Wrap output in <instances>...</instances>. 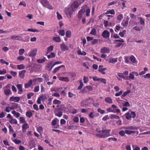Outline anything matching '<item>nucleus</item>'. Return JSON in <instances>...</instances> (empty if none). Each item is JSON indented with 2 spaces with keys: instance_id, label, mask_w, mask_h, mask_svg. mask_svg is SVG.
I'll use <instances>...</instances> for the list:
<instances>
[{
  "instance_id": "3",
  "label": "nucleus",
  "mask_w": 150,
  "mask_h": 150,
  "mask_svg": "<svg viewBox=\"0 0 150 150\" xmlns=\"http://www.w3.org/2000/svg\"><path fill=\"white\" fill-rule=\"evenodd\" d=\"M40 2L44 7L47 8L49 9H53V8L50 4L49 1L47 0H40Z\"/></svg>"
},
{
  "instance_id": "19",
  "label": "nucleus",
  "mask_w": 150,
  "mask_h": 150,
  "mask_svg": "<svg viewBox=\"0 0 150 150\" xmlns=\"http://www.w3.org/2000/svg\"><path fill=\"white\" fill-rule=\"evenodd\" d=\"M32 84V80H29L28 82L25 84L24 87L25 88H27L30 87Z\"/></svg>"
},
{
  "instance_id": "31",
  "label": "nucleus",
  "mask_w": 150,
  "mask_h": 150,
  "mask_svg": "<svg viewBox=\"0 0 150 150\" xmlns=\"http://www.w3.org/2000/svg\"><path fill=\"white\" fill-rule=\"evenodd\" d=\"M125 128L127 129H132V130H135V129H137L139 127H134L133 126H129L127 127H126Z\"/></svg>"
},
{
  "instance_id": "43",
  "label": "nucleus",
  "mask_w": 150,
  "mask_h": 150,
  "mask_svg": "<svg viewBox=\"0 0 150 150\" xmlns=\"http://www.w3.org/2000/svg\"><path fill=\"white\" fill-rule=\"evenodd\" d=\"M126 33V30H124L122 32H120V33L119 34V35L121 36V37L123 38L124 37L125 35V34Z\"/></svg>"
},
{
  "instance_id": "8",
  "label": "nucleus",
  "mask_w": 150,
  "mask_h": 150,
  "mask_svg": "<svg viewBox=\"0 0 150 150\" xmlns=\"http://www.w3.org/2000/svg\"><path fill=\"white\" fill-rule=\"evenodd\" d=\"M9 107L11 110L16 109L18 108H19L20 110H21V108L18 105V104L15 103H11V106Z\"/></svg>"
},
{
  "instance_id": "64",
  "label": "nucleus",
  "mask_w": 150,
  "mask_h": 150,
  "mask_svg": "<svg viewBox=\"0 0 150 150\" xmlns=\"http://www.w3.org/2000/svg\"><path fill=\"white\" fill-rule=\"evenodd\" d=\"M66 36L68 37L69 38L71 35V32L70 30H68L66 33Z\"/></svg>"
},
{
  "instance_id": "17",
  "label": "nucleus",
  "mask_w": 150,
  "mask_h": 150,
  "mask_svg": "<svg viewBox=\"0 0 150 150\" xmlns=\"http://www.w3.org/2000/svg\"><path fill=\"white\" fill-rule=\"evenodd\" d=\"M111 107L112 108V110L114 111V113L116 112L117 113H119L120 112V110L118 108V107L115 105L113 104L111 105Z\"/></svg>"
},
{
  "instance_id": "45",
  "label": "nucleus",
  "mask_w": 150,
  "mask_h": 150,
  "mask_svg": "<svg viewBox=\"0 0 150 150\" xmlns=\"http://www.w3.org/2000/svg\"><path fill=\"white\" fill-rule=\"evenodd\" d=\"M140 19V23L141 25H145V20L142 17L139 18Z\"/></svg>"
},
{
  "instance_id": "10",
  "label": "nucleus",
  "mask_w": 150,
  "mask_h": 150,
  "mask_svg": "<svg viewBox=\"0 0 150 150\" xmlns=\"http://www.w3.org/2000/svg\"><path fill=\"white\" fill-rule=\"evenodd\" d=\"M9 100L10 101L18 102L20 100V98L19 97L12 96L10 98Z\"/></svg>"
},
{
  "instance_id": "58",
  "label": "nucleus",
  "mask_w": 150,
  "mask_h": 150,
  "mask_svg": "<svg viewBox=\"0 0 150 150\" xmlns=\"http://www.w3.org/2000/svg\"><path fill=\"white\" fill-rule=\"evenodd\" d=\"M34 94L33 93H30L27 94V98L28 99H29L31 98L32 96H33Z\"/></svg>"
},
{
  "instance_id": "28",
  "label": "nucleus",
  "mask_w": 150,
  "mask_h": 150,
  "mask_svg": "<svg viewBox=\"0 0 150 150\" xmlns=\"http://www.w3.org/2000/svg\"><path fill=\"white\" fill-rule=\"evenodd\" d=\"M59 80L66 82H68L69 80V79L68 77H59Z\"/></svg>"
},
{
  "instance_id": "16",
  "label": "nucleus",
  "mask_w": 150,
  "mask_h": 150,
  "mask_svg": "<svg viewBox=\"0 0 150 150\" xmlns=\"http://www.w3.org/2000/svg\"><path fill=\"white\" fill-rule=\"evenodd\" d=\"M29 128V126L27 123H25L22 126V130L23 132H26V130Z\"/></svg>"
},
{
  "instance_id": "39",
  "label": "nucleus",
  "mask_w": 150,
  "mask_h": 150,
  "mask_svg": "<svg viewBox=\"0 0 150 150\" xmlns=\"http://www.w3.org/2000/svg\"><path fill=\"white\" fill-rule=\"evenodd\" d=\"M115 13V11L113 9H111L110 10L108 11L105 13V14H114Z\"/></svg>"
},
{
  "instance_id": "20",
  "label": "nucleus",
  "mask_w": 150,
  "mask_h": 150,
  "mask_svg": "<svg viewBox=\"0 0 150 150\" xmlns=\"http://www.w3.org/2000/svg\"><path fill=\"white\" fill-rule=\"evenodd\" d=\"M26 72V71L25 70H23L21 71L19 73V75L22 79H23L25 77V73Z\"/></svg>"
},
{
  "instance_id": "53",
  "label": "nucleus",
  "mask_w": 150,
  "mask_h": 150,
  "mask_svg": "<svg viewBox=\"0 0 150 150\" xmlns=\"http://www.w3.org/2000/svg\"><path fill=\"white\" fill-rule=\"evenodd\" d=\"M129 79L132 80H133L134 79V74L132 73V72L129 74Z\"/></svg>"
},
{
  "instance_id": "51",
  "label": "nucleus",
  "mask_w": 150,
  "mask_h": 150,
  "mask_svg": "<svg viewBox=\"0 0 150 150\" xmlns=\"http://www.w3.org/2000/svg\"><path fill=\"white\" fill-rule=\"evenodd\" d=\"M125 133L128 134H131L132 133H134V132L132 131L126 130H125Z\"/></svg>"
},
{
  "instance_id": "21",
  "label": "nucleus",
  "mask_w": 150,
  "mask_h": 150,
  "mask_svg": "<svg viewBox=\"0 0 150 150\" xmlns=\"http://www.w3.org/2000/svg\"><path fill=\"white\" fill-rule=\"evenodd\" d=\"M4 94L6 96H9L12 94V92L10 89H4Z\"/></svg>"
},
{
  "instance_id": "55",
  "label": "nucleus",
  "mask_w": 150,
  "mask_h": 150,
  "mask_svg": "<svg viewBox=\"0 0 150 150\" xmlns=\"http://www.w3.org/2000/svg\"><path fill=\"white\" fill-rule=\"evenodd\" d=\"M30 38V37L28 36H26L25 37V40H23L22 39V41L26 42H28L29 41Z\"/></svg>"
},
{
  "instance_id": "44",
  "label": "nucleus",
  "mask_w": 150,
  "mask_h": 150,
  "mask_svg": "<svg viewBox=\"0 0 150 150\" xmlns=\"http://www.w3.org/2000/svg\"><path fill=\"white\" fill-rule=\"evenodd\" d=\"M42 77H44L45 79V80L46 81H49V76L47 74H45L43 75Z\"/></svg>"
},
{
  "instance_id": "62",
  "label": "nucleus",
  "mask_w": 150,
  "mask_h": 150,
  "mask_svg": "<svg viewBox=\"0 0 150 150\" xmlns=\"http://www.w3.org/2000/svg\"><path fill=\"white\" fill-rule=\"evenodd\" d=\"M57 119H54L51 122L53 126H54L55 125H56V124L57 123Z\"/></svg>"
},
{
  "instance_id": "38",
  "label": "nucleus",
  "mask_w": 150,
  "mask_h": 150,
  "mask_svg": "<svg viewBox=\"0 0 150 150\" xmlns=\"http://www.w3.org/2000/svg\"><path fill=\"white\" fill-rule=\"evenodd\" d=\"M131 92V91L130 90H128L124 92L123 94L121 96V98H122V97H125L126 96L127 94H129Z\"/></svg>"
},
{
  "instance_id": "27",
  "label": "nucleus",
  "mask_w": 150,
  "mask_h": 150,
  "mask_svg": "<svg viewBox=\"0 0 150 150\" xmlns=\"http://www.w3.org/2000/svg\"><path fill=\"white\" fill-rule=\"evenodd\" d=\"M78 127V126L75 125L69 126L68 127L67 129L69 130H76Z\"/></svg>"
},
{
  "instance_id": "23",
  "label": "nucleus",
  "mask_w": 150,
  "mask_h": 150,
  "mask_svg": "<svg viewBox=\"0 0 150 150\" xmlns=\"http://www.w3.org/2000/svg\"><path fill=\"white\" fill-rule=\"evenodd\" d=\"M11 113L17 118H18L20 116V114L16 112L15 110L12 111L11 112Z\"/></svg>"
},
{
  "instance_id": "30",
  "label": "nucleus",
  "mask_w": 150,
  "mask_h": 150,
  "mask_svg": "<svg viewBox=\"0 0 150 150\" xmlns=\"http://www.w3.org/2000/svg\"><path fill=\"white\" fill-rule=\"evenodd\" d=\"M54 47L52 45H50V47L47 48V54H48L50 52H52L53 49Z\"/></svg>"
},
{
  "instance_id": "25",
  "label": "nucleus",
  "mask_w": 150,
  "mask_h": 150,
  "mask_svg": "<svg viewBox=\"0 0 150 150\" xmlns=\"http://www.w3.org/2000/svg\"><path fill=\"white\" fill-rule=\"evenodd\" d=\"M52 40L54 42H60L61 41V39L59 37H54Z\"/></svg>"
},
{
  "instance_id": "6",
  "label": "nucleus",
  "mask_w": 150,
  "mask_h": 150,
  "mask_svg": "<svg viewBox=\"0 0 150 150\" xmlns=\"http://www.w3.org/2000/svg\"><path fill=\"white\" fill-rule=\"evenodd\" d=\"M85 0H76L73 4V6L75 8H77L81 4L83 3Z\"/></svg>"
},
{
  "instance_id": "33",
  "label": "nucleus",
  "mask_w": 150,
  "mask_h": 150,
  "mask_svg": "<svg viewBox=\"0 0 150 150\" xmlns=\"http://www.w3.org/2000/svg\"><path fill=\"white\" fill-rule=\"evenodd\" d=\"M130 59L131 61L133 63H137V62L136 61V59L135 57L133 56H132L130 57Z\"/></svg>"
},
{
  "instance_id": "7",
  "label": "nucleus",
  "mask_w": 150,
  "mask_h": 150,
  "mask_svg": "<svg viewBox=\"0 0 150 150\" xmlns=\"http://www.w3.org/2000/svg\"><path fill=\"white\" fill-rule=\"evenodd\" d=\"M116 77L119 80H122V79L121 78H122L125 80L128 79V77L125 76L123 75V74L122 73H118L117 74V76H116Z\"/></svg>"
},
{
  "instance_id": "35",
  "label": "nucleus",
  "mask_w": 150,
  "mask_h": 150,
  "mask_svg": "<svg viewBox=\"0 0 150 150\" xmlns=\"http://www.w3.org/2000/svg\"><path fill=\"white\" fill-rule=\"evenodd\" d=\"M37 131L40 134H42L43 132V128L41 126L37 128Z\"/></svg>"
},
{
  "instance_id": "18",
  "label": "nucleus",
  "mask_w": 150,
  "mask_h": 150,
  "mask_svg": "<svg viewBox=\"0 0 150 150\" xmlns=\"http://www.w3.org/2000/svg\"><path fill=\"white\" fill-rule=\"evenodd\" d=\"M11 38L12 39H14L16 40H22V38L19 35H14L11 36Z\"/></svg>"
},
{
  "instance_id": "54",
  "label": "nucleus",
  "mask_w": 150,
  "mask_h": 150,
  "mask_svg": "<svg viewBox=\"0 0 150 150\" xmlns=\"http://www.w3.org/2000/svg\"><path fill=\"white\" fill-rule=\"evenodd\" d=\"M34 81H37L39 82H41L43 81V79L41 78H37L34 80Z\"/></svg>"
},
{
  "instance_id": "57",
  "label": "nucleus",
  "mask_w": 150,
  "mask_h": 150,
  "mask_svg": "<svg viewBox=\"0 0 150 150\" xmlns=\"http://www.w3.org/2000/svg\"><path fill=\"white\" fill-rule=\"evenodd\" d=\"M39 97L42 100V101L45 100L47 98L46 95H41Z\"/></svg>"
},
{
  "instance_id": "41",
  "label": "nucleus",
  "mask_w": 150,
  "mask_h": 150,
  "mask_svg": "<svg viewBox=\"0 0 150 150\" xmlns=\"http://www.w3.org/2000/svg\"><path fill=\"white\" fill-rule=\"evenodd\" d=\"M122 102H123L124 103H122V105L123 106L125 107H129L130 106V104L128 102L125 101L123 100Z\"/></svg>"
},
{
  "instance_id": "22",
  "label": "nucleus",
  "mask_w": 150,
  "mask_h": 150,
  "mask_svg": "<svg viewBox=\"0 0 150 150\" xmlns=\"http://www.w3.org/2000/svg\"><path fill=\"white\" fill-rule=\"evenodd\" d=\"M105 101L109 104H112L113 103L112 99L110 97H106L105 98Z\"/></svg>"
},
{
  "instance_id": "46",
  "label": "nucleus",
  "mask_w": 150,
  "mask_h": 150,
  "mask_svg": "<svg viewBox=\"0 0 150 150\" xmlns=\"http://www.w3.org/2000/svg\"><path fill=\"white\" fill-rule=\"evenodd\" d=\"M99 81L104 84H106V80L105 79L103 78H100Z\"/></svg>"
},
{
  "instance_id": "42",
  "label": "nucleus",
  "mask_w": 150,
  "mask_h": 150,
  "mask_svg": "<svg viewBox=\"0 0 150 150\" xmlns=\"http://www.w3.org/2000/svg\"><path fill=\"white\" fill-rule=\"evenodd\" d=\"M27 31L29 32H39V30L36 29H33L32 28L28 29Z\"/></svg>"
},
{
  "instance_id": "24",
  "label": "nucleus",
  "mask_w": 150,
  "mask_h": 150,
  "mask_svg": "<svg viewBox=\"0 0 150 150\" xmlns=\"http://www.w3.org/2000/svg\"><path fill=\"white\" fill-rule=\"evenodd\" d=\"M16 86L19 90L18 93L19 94H21V92L23 91L22 85L20 84H19L17 85Z\"/></svg>"
},
{
  "instance_id": "5",
  "label": "nucleus",
  "mask_w": 150,
  "mask_h": 150,
  "mask_svg": "<svg viewBox=\"0 0 150 150\" xmlns=\"http://www.w3.org/2000/svg\"><path fill=\"white\" fill-rule=\"evenodd\" d=\"M87 7V5H85L82 7L81 9L79 11L78 13V17L79 18L81 19Z\"/></svg>"
},
{
  "instance_id": "32",
  "label": "nucleus",
  "mask_w": 150,
  "mask_h": 150,
  "mask_svg": "<svg viewBox=\"0 0 150 150\" xmlns=\"http://www.w3.org/2000/svg\"><path fill=\"white\" fill-rule=\"evenodd\" d=\"M17 69L18 70H22L24 69L25 68V66L23 64L18 65L16 66Z\"/></svg>"
},
{
  "instance_id": "60",
  "label": "nucleus",
  "mask_w": 150,
  "mask_h": 150,
  "mask_svg": "<svg viewBox=\"0 0 150 150\" xmlns=\"http://www.w3.org/2000/svg\"><path fill=\"white\" fill-rule=\"evenodd\" d=\"M59 33L62 36H64L65 34L64 31L63 30H59Z\"/></svg>"
},
{
  "instance_id": "36",
  "label": "nucleus",
  "mask_w": 150,
  "mask_h": 150,
  "mask_svg": "<svg viewBox=\"0 0 150 150\" xmlns=\"http://www.w3.org/2000/svg\"><path fill=\"white\" fill-rule=\"evenodd\" d=\"M10 122L11 124H16L18 123V122L16 119L12 118L9 121Z\"/></svg>"
},
{
  "instance_id": "15",
  "label": "nucleus",
  "mask_w": 150,
  "mask_h": 150,
  "mask_svg": "<svg viewBox=\"0 0 150 150\" xmlns=\"http://www.w3.org/2000/svg\"><path fill=\"white\" fill-rule=\"evenodd\" d=\"M102 35L103 38H106L109 37L110 33L108 31L105 30L103 32Z\"/></svg>"
},
{
  "instance_id": "61",
  "label": "nucleus",
  "mask_w": 150,
  "mask_h": 150,
  "mask_svg": "<svg viewBox=\"0 0 150 150\" xmlns=\"http://www.w3.org/2000/svg\"><path fill=\"white\" fill-rule=\"evenodd\" d=\"M39 89L40 88L39 86H35L34 88V91L35 92H37L39 91Z\"/></svg>"
},
{
  "instance_id": "56",
  "label": "nucleus",
  "mask_w": 150,
  "mask_h": 150,
  "mask_svg": "<svg viewBox=\"0 0 150 150\" xmlns=\"http://www.w3.org/2000/svg\"><path fill=\"white\" fill-rule=\"evenodd\" d=\"M56 14L57 15V17L58 19L59 20L62 19V15L60 14L58 12H57Z\"/></svg>"
},
{
  "instance_id": "1",
  "label": "nucleus",
  "mask_w": 150,
  "mask_h": 150,
  "mask_svg": "<svg viewBox=\"0 0 150 150\" xmlns=\"http://www.w3.org/2000/svg\"><path fill=\"white\" fill-rule=\"evenodd\" d=\"M110 129H104L101 131L97 129L96 131L99 133L97 134L96 135L100 138L107 137L110 136Z\"/></svg>"
},
{
  "instance_id": "2",
  "label": "nucleus",
  "mask_w": 150,
  "mask_h": 150,
  "mask_svg": "<svg viewBox=\"0 0 150 150\" xmlns=\"http://www.w3.org/2000/svg\"><path fill=\"white\" fill-rule=\"evenodd\" d=\"M76 8H76L74 7L73 6L72 3L71 6H69L65 8L64 11L67 16L69 17V16L70 18H71L75 9Z\"/></svg>"
},
{
  "instance_id": "50",
  "label": "nucleus",
  "mask_w": 150,
  "mask_h": 150,
  "mask_svg": "<svg viewBox=\"0 0 150 150\" xmlns=\"http://www.w3.org/2000/svg\"><path fill=\"white\" fill-rule=\"evenodd\" d=\"M128 24V20L125 21L124 23L123 22L121 23V25L124 27H126Z\"/></svg>"
},
{
  "instance_id": "13",
  "label": "nucleus",
  "mask_w": 150,
  "mask_h": 150,
  "mask_svg": "<svg viewBox=\"0 0 150 150\" xmlns=\"http://www.w3.org/2000/svg\"><path fill=\"white\" fill-rule=\"evenodd\" d=\"M110 52V50L108 48L104 47L101 49L100 52L102 53H109Z\"/></svg>"
},
{
  "instance_id": "59",
  "label": "nucleus",
  "mask_w": 150,
  "mask_h": 150,
  "mask_svg": "<svg viewBox=\"0 0 150 150\" xmlns=\"http://www.w3.org/2000/svg\"><path fill=\"white\" fill-rule=\"evenodd\" d=\"M25 52V50L23 49H21L19 50L18 53L20 55L23 54Z\"/></svg>"
},
{
  "instance_id": "48",
  "label": "nucleus",
  "mask_w": 150,
  "mask_h": 150,
  "mask_svg": "<svg viewBox=\"0 0 150 150\" xmlns=\"http://www.w3.org/2000/svg\"><path fill=\"white\" fill-rule=\"evenodd\" d=\"M90 33L94 35H95L96 34V30L95 29L93 28H92Z\"/></svg>"
},
{
  "instance_id": "40",
  "label": "nucleus",
  "mask_w": 150,
  "mask_h": 150,
  "mask_svg": "<svg viewBox=\"0 0 150 150\" xmlns=\"http://www.w3.org/2000/svg\"><path fill=\"white\" fill-rule=\"evenodd\" d=\"M12 141L15 144H19L21 142V140L17 139H13L12 140Z\"/></svg>"
},
{
  "instance_id": "49",
  "label": "nucleus",
  "mask_w": 150,
  "mask_h": 150,
  "mask_svg": "<svg viewBox=\"0 0 150 150\" xmlns=\"http://www.w3.org/2000/svg\"><path fill=\"white\" fill-rule=\"evenodd\" d=\"M26 115L27 117H29V118H30L32 115V113L31 111H28L26 112Z\"/></svg>"
},
{
  "instance_id": "11",
  "label": "nucleus",
  "mask_w": 150,
  "mask_h": 150,
  "mask_svg": "<svg viewBox=\"0 0 150 150\" xmlns=\"http://www.w3.org/2000/svg\"><path fill=\"white\" fill-rule=\"evenodd\" d=\"M60 48L62 51H64L69 50V47L64 43H62L60 45Z\"/></svg>"
},
{
  "instance_id": "26",
  "label": "nucleus",
  "mask_w": 150,
  "mask_h": 150,
  "mask_svg": "<svg viewBox=\"0 0 150 150\" xmlns=\"http://www.w3.org/2000/svg\"><path fill=\"white\" fill-rule=\"evenodd\" d=\"M77 53L78 55L82 56H85L86 54V53L83 51H81V50H79L77 51Z\"/></svg>"
},
{
  "instance_id": "47",
  "label": "nucleus",
  "mask_w": 150,
  "mask_h": 150,
  "mask_svg": "<svg viewBox=\"0 0 150 150\" xmlns=\"http://www.w3.org/2000/svg\"><path fill=\"white\" fill-rule=\"evenodd\" d=\"M123 18V16L122 14H120L117 17V19L118 21H120Z\"/></svg>"
},
{
  "instance_id": "63",
  "label": "nucleus",
  "mask_w": 150,
  "mask_h": 150,
  "mask_svg": "<svg viewBox=\"0 0 150 150\" xmlns=\"http://www.w3.org/2000/svg\"><path fill=\"white\" fill-rule=\"evenodd\" d=\"M97 111L98 112L102 114H104L105 112V111L104 110H102L100 108H98V109Z\"/></svg>"
},
{
  "instance_id": "12",
  "label": "nucleus",
  "mask_w": 150,
  "mask_h": 150,
  "mask_svg": "<svg viewBox=\"0 0 150 150\" xmlns=\"http://www.w3.org/2000/svg\"><path fill=\"white\" fill-rule=\"evenodd\" d=\"M37 50L36 48H35L29 53V56L31 57H34L35 56L37 53Z\"/></svg>"
},
{
  "instance_id": "37",
  "label": "nucleus",
  "mask_w": 150,
  "mask_h": 150,
  "mask_svg": "<svg viewBox=\"0 0 150 150\" xmlns=\"http://www.w3.org/2000/svg\"><path fill=\"white\" fill-rule=\"evenodd\" d=\"M46 58L44 57L42 59H39L37 60V62L39 63H42L45 62Z\"/></svg>"
},
{
  "instance_id": "9",
  "label": "nucleus",
  "mask_w": 150,
  "mask_h": 150,
  "mask_svg": "<svg viewBox=\"0 0 150 150\" xmlns=\"http://www.w3.org/2000/svg\"><path fill=\"white\" fill-rule=\"evenodd\" d=\"M118 58H114L110 57L109 59H106V61H108L110 63L114 64L115 63L117 60Z\"/></svg>"
},
{
  "instance_id": "14",
  "label": "nucleus",
  "mask_w": 150,
  "mask_h": 150,
  "mask_svg": "<svg viewBox=\"0 0 150 150\" xmlns=\"http://www.w3.org/2000/svg\"><path fill=\"white\" fill-rule=\"evenodd\" d=\"M103 65H100L99 66L98 68V71L101 72L103 74H105V71L106 70V68H103Z\"/></svg>"
},
{
  "instance_id": "4",
  "label": "nucleus",
  "mask_w": 150,
  "mask_h": 150,
  "mask_svg": "<svg viewBox=\"0 0 150 150\" xmlns=\"http://www.w3.org/2000/svg\"><path fill=\"white\" fill-rule=\"evenodd\" d=\"M136 116L135 112L133 111H129L125 114L126 118L127 120H130L132 118H134Z\"/></svg>"
},
{
  "instance_id": "52",
  "label": "nucleus",
  "mask_w": 150,
  "mask_h": 150,
  "mask_svg": "<svg viewBox=\"0 0 150 150\" xmlns=\"http://www.w3.org/2000/svg\"><path fill=\"white\" fill-rule=\"evenodd\" d=\"M20 121L22 123H26L25 119L23 117H21L20 118Z\"/></svg>"
},
{
  "instance_id": "34",
  "label": "nucleus",
  "mask_w": 150,
  "mask_h": 150,
  "mask_svg": "<svg viewBox=\"0 0 150 150\" xmlns=\"http://www.w3.org/2000/svg\"><path fill=\"white\" fill-rule=\"evenodd\" d=\"M110 118L112 120L114 119H119L120 118V117L115 115L112 114L110 115Z\"/></svg>"
},
{
  "instance_id": "29",
  "label": "nucleus",
  "mask_w": 150,
  "mask_h": 150,
  "mask_svg": "<svg viewBox=\"0 0 150 150\" xmlns=\"http://www.w3.org/2000/svg\"><path fill=\"white\" fill-rule=\"evenodd\" d=\"M64 67L65 66L64 65H62L57 67H56L53 71V73H55L56 72H57L61 68Z\"/></svg>"
}]
</instances>
